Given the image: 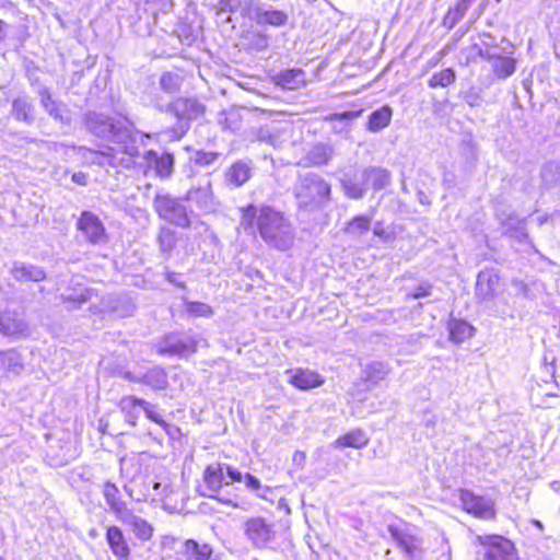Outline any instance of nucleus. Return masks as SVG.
Instances as JSON below:
<instances>
[{
	"instance_id": "63",
	"label": "nucleus",
	"mask_w": 560,
	"mask_h": 560,
	"mask_svg": "<svg viewBox=\"0 0 560 560\" xmlns=\"http://www.w3.org/2000/svg\"><path fill=\"white\" fill-rule=\"evenodd\" d=\"M373 233L378 237H383L385 235V229L383 228L382 223H376L374 225Z\"/></svg>"
},
{
	"instance_id": "58",
	"label": "nucleus",
	"mask_w": 560,
	"mask_h": 560,
	"mask_svg": "<svg viewBox=\"0 0 560 560\" xmlns=\"http://www.w3.org/2000/svg\"><path fill=\"white\" fill-rule=\"evenodd\" d=\"M166 280L176 287L183 288L184 282L179 280V275L176 272L168 271L166 272Z\"/></svg>"
},
{
	"instance_id": "7",
	"label": "nucleus",
	"mask_w": 560,
	"mask_h": 560,
	"mask_svg": "<svg viewBox=\"0 0 560 560\" xmlns=\"http://www.w3.org/2000/svg\"><path fill=\"white\" fill-rule=\"evenodd\" d=\"M245 538L256 549H267L276 540L275 525L261 516H253L243 523Z\"/></svg>"
},
{
	"instance_id": "35",
	"label": "nucleus",
	"mask_w": 560,
	"mask_h": 560,
	"mask_svg": "<svg viewBox=\"0 0 560 560\" xmlns=\"http://www.w3.org/2000/svg\"><path fill=\"white\" fill-rule=\"evenodd\" d=\"M12 114L18 120L26 124H32L35 120L34 106L25 95L19 96L13 101Z\"/></svg>"
},
{
	"instance_id": "29",
	"label": "nucleus",
	"mask_w": 560,
	"mask_h": 560,
	"mask_svg": "<svg viewBox=\"0 0 560 560\" xmlns=\"http://www.w3.org/2000/svg\"><path fill=\"white\" fill-rule=\"evenodd\" d=\"M252 176V166L248 162L237 161L226 172V180L234 187L244 185Z\"/></svg>"
},
{
	"instance_id": "25",
	"label": "nucleus",
	"mask_w": 560,
	"mask_h": 560,
	"mask_svg": "<svg viewBox=\"0 0 560 560\" xmlns=\"http://www.w3.org/2000/svg\"><path fill=\"white\" fill-rule=\"evenodd\" d=\"M23 369V359L16 350L0 351V376L19 375Z\"/></svg>"
},
{
	"instance_id": "24",
	"label": "nucleus",
	"mask_w": 560,
	"mask_h": 560,
	"mask_svg": "<svg viewBox=\"0 0 560 560\" xmlns=\"http://www.w3.org/2000/svg\"><path fill=\"white\" fill-rule=\"evenodd\" d=\"M144 399L138 398L136 396H124L118 407L122 412L126 422L135 427L137 421L143 411Z\"/></svg>"
},
{
	"instance_id": "15",
	"label": "nucleus",
	"mask_w": 560,
	"mask_h": 560,
	"mask_svg": "<svg viewBox=\"0 0 560 560\" xmlns=\"http://www.w3.org/2000/svg\"><path fill=\"white\" fill-rule=\"evenodd\" d=\"M340 183L345 195L350 199H362L366 194L368 182L364 176V168L348 170L343 173Z\"/></svg>"
},
{
	"instance_id": "44",
	"label": "nucleus",
	"mask_w": 560,
	"mask_h": 560,
	"mask_svg": "<svg viewBox=\"0 0 560 560\" xmlns=\"http://www.w3.org/2000/svg\"><path fill=\"white\" fill-rule=\"evenodd\" d=\"M456 80L455 71L452 68H446L440 72H435L429 80L428 84L431 89L447 88Z\"/></svg>"
},
{
	"instance_id": "21",
	"label": "nucleus",
	"mask_w": 560,
	"mask_h": 560,
	"mask_svg": "<svg viewBox=\"0 0 560 560\" xmlns=\"http://www.w3.org/2000/svg\"><path fill=\"white\" fill-rule=\"evenodd\" d=\"M118 521L128 526L141 541H148L153 536V526L141 516L136 515L132 510L126 512Z\"/></svg>"
},
{
	"instance_id": "56",
	"label": "nucleus",
	"mask_w": 560,
	"mask_h": 560,
	"mask_svg": "<svg viewBox=\"0 0 560 560\" xmlns=\"http://www.w3.org/2000/svg\"><path fill=\"white\" fill-rule=\"evenodd\" d=\"M431 294V285L429 283L419 284L412 293L408 294L412 299H421Z\"/></svg>"
},
{
	"instance_id": "48",
	"label": "nucleus",
	"mask_w": 560,
	"mask_h": 560,
	"mask_svg": "<svg viewBox=\"0 0 560 560\" xmlns=\"http://www.w3.org/2000/svg\"><path fill=\"white\" fill-rule=\"evenodd\" d=\"M243 482L245 483L247 490L255 493L259 498L265 499L267 492H269V487L262 486L260 480L249 472L244 475Z\"/></svg>"
},
{
	"instance_id": "59",
	"label": "nucleus",
	"mask_w": 560,
	"mask_h": 560,
	"mask_svg": "<svg viewBox=\"0 0 560 560\" xmlns=\"http://www.w3.org/2000/svg\"><path fill=\"white\" fill-rule=\"evenodd\" d=\"M72 180L79 185H86L88 184V175L82 173V172H79V173H74L72 175Z\"/></svg>"
},
{
	"instance_id": "2",
	"label": "nucleus",
	"mask_w": 560,
	"mask_h": 560,
	"mask_svg": "<svg viewBox=\"0 0 560 560\" xmlns=\"http://www.w3.org/2000/svg\"><path fill=\"white\" fill-rule=\"evenodd\" d=\"M241 212L240 225L248 234L258 233L268 246L278 250L292 246L294 229L283 212L268 205H248Z\"/></svg>"
},
{
	"instance_id": "11",
	"label": "nucleus",
	"mask_w": 560,
	"mask_h": 560,
	"mask_svg": "<svg viewBox=\"0 0 560 560\" xmlns=\"http://www.w3.org/2000/svg\"><path fill=\"white\" fill-rule=\"evenodd\" d=\"M197 350L196 339L184 332L170 334L159 345V353L188 357Z\"/></svg>"
},
{
	"instance_id": "10",
	"label": "nucleus",
	"mask_w": 560,
	"mask_h": 560,
	"mask_svg": "<svg viewBox=\"0 0 560 560\" xmlns=\"http://www.w3.org/2000/svg\"><path fill=\"white\" fill-rule=\"evenodd\" d=\"M77 229L82 233L85 241L92 245H103L107 243L108 235L102 220L92 211H82L78 221Z\"/></svg>"
},
{
	"instance_id": "55",
	"label": "nucleus",
	"mask_w": 560,
	"mask_h": 560,
	"mask_svg": "<svg viewBox=\"0 0 560 560\" xmlns=\"http://www.w3.org/2000/svg\"><path fill=\"white\" fill-rule=\"evenodd\" d=\"M359 112H343V113H337L331 114L327 119L329 121H340V122H348L354 119L359 116Z\"/></svg>"
},
{
	"instance_id": "64",
	"label": "nucleus",
	"mask_w": 560,
	"mask_h": 560,
	"mask_svg": "<svg viewBox=\"0 0 560 560\" xmlns=\"http://www.w3.org/2000/svg\"><path fill=\"white\" fill-rule=\"evenodd\" d=\"M124 490L130 495L132 497V490L130 489V487L128 485H125L124 486Z\"/></svg>"
},
{
	"instance_id": "16",
	"label": "nucleus",
	"mask_w": 560,
	"mask_h": 560,
	"mask_svg": "<svg viewBox=\"0 0 560 560\" xmlns=\"http://www.w3.org/2000/svg\"><path fill=\"white\" fill-rule=\"evenodd\" d=\"M186 200L190 201L197 209L206 213L214 211L217 207L211 183L208 178L203 179L197 187H191L186 192Z\"/></svg>"
},
{
	"instance_id": "22",
	"label": "nucleus",
	"mask_w": 560,
	"mask_h": 560,
	"mask_svg": "<svg viewBox=\"0 0 560 560\" xmlns=\"http://www.w3.org/2000/svg\"><path fill=\"white\" fill-rule=\"evenodd\" d=\"M335 150L329 142H316L311 145L304 156L307 166L327 165L334 158Z\"/></svg>"
},
{
	"instance_id": "57",
	"label": "nucleus",
	"mask_w": 560,
	"mask_h": 560,
	"mask_svg": "<svg viewBox=\"0 0 560 560\" xmlns=\"http://www.w3.org/2000/svg\"><path fill=\"white\" fill-rule=\"evenodd\" d=\"M224 474H226L228 478L232 482H241L244 479V475L229 464H225Z\"/></svg>"
},
{
	"instance_id": "31",
	"label": "nucleus",
	"mask_w": 560,
	"mask_h": 560,
	"mask_svg": "<svg viewBox=\"0 0 560 560\" xmlns=\"http://www.w3.org/2000/svg\"><path fill=\"white\" fill-rule=\"evenodd\" d=\"M471 3L472 0H458L454 5L448 8L443 18L442 25L452 30L465 16Z\"/></svg>"
},
{
	"instance_id": "49",
	"label": "nucleus",
	"mask_w": 560,
	"mask_h": 560,
	"mask_svg": "<svg viewBox=\"0 0 560 560\" xmlns=\"http://www.w3.org/2000/svg\"><path fill=\"white\" fill-rule=\"evenodd\" d=\"M180 77L173 72H165L160 79L161 89L167 93H174L180 88Z\"/></svg>"
},
{
	"instance_id": "30",
	"label": "nucleus",
	"mask_w": 560,
	"mask_h": 560,
	"mask_svg": "<svg viewBox=\"0 0 560 560\" xmlns=\"http://www.w3.org/2000/svg\"><path fill=\"white\" fill-rule=\"evenodd\" d=\"M276 83L287 90H298L305 83V73L301 69H288L276 77Z\"/></svg>"
},
{
	"instance_id": "54",
	"label": "nucleus",
	"mask_w": 560,
	"mask_h": 560,
	"mask_svg": "<svg viewBox=\"0 0 560 560\" xmlns=\"http://www.w3.org/2000/svg\"><path fill=\"white\" fill-rule=\"evenodd\" d=\"M92 294H93L92 289L84 288V289H81L80 292L69 295L67 298V300L72 301V302L77 303L79 306H81L83 303L91 300Z\"/></svg>"
},
{
	"instance_id": "17",
	"label": "nucleus",
	"mask_w": 560,
	"mask_h": 560,
	"mask_svg": "<svg viewBox=\"0 0 560 560\" xmlns=\"http://www.w3.org/2000/svg\"><path fill=\"white\" fill-rule=\"evenodd\" d=\"M250 20L255 21L258 25L281 27L288 24L289 14L283 10L273 9L272 7L266 8L257 2Z\"/></svg>"
},
{
	"instance_id": "3",
	"label": "nucleus",
	"mask_w": 560,
	"mask_h": 560,
	"mask_svg": "<svg viewBox=\"0 0 560 560\" xmlns=\"http://www.w3.org/2000/svg\"><path fill=\"white\" fill-rule=\"evenodd\" d=\"M170 112L177 118V122L163 131L168 140L182 139L190 127V121L205 113V106L196 98H177L168 106Z\"/></svg>"
},
{
	"instance_id": "5",
	"label": "nucleus",
	"mask_w": 560,
	"mask_h": 560,
	"mask_svg": "<svg viewBox=\"0 0 560 560\" xmlns=\"http://www.w3.org/2000/svg\"><path fill=\"white\" fill-rule=\"evenodd\" d=\"M387 530L404 552L408 560H422L424 557L423 540L419 535V529L404 521L390 523Z\"/></svg>"
},
{
	"instance_id": "36",
	"label": "nucleus",
	"mask_w": 560,
	"mask_h": 560,
	"mask_svg": "<svg viewBox=\"0 0 560 560\" xmlns=\"http://www.w3.org/2000/svg\"><path fill=\"white\" fill-rule=\"evenodd\" d=\"M257 2L255 0H220L222 11L240 13L243 18L250 19Z\"/></svg>"
},
{
	"instance_id": "37",
	"label": "nucleus",
	"mask_w": 560,
	"mask_h": 560,
	"mask_svg": "<svg viewBox=\"0 0 560 560\" xmlns=\"http://www.w3.org/2000/svg\"><path fill=\"white\" fill-rule=\"evenodd\" d=\"M392 108L387 105L372 112L369 116L368 129L377 132L387 127L392 119Z\"/></svg>"
},
{
	"instance_id": "53",
	"label": "nucleus",
	"mask_w": 560,
	"mask_h": 560,
	"mask_svg": "<svg viewBox=\"0 0 560 560\" xmlns=\"http://www.w3.org/2000/svg\"><path fill=\"white\" fill-rule=\"evenodd\" d=\"M217 158L218 154L214 152L197 151L192 160L196 164L206 166L212 164Z\"/></svg>"
},
{
	"instance_id": "27",
	"label": "nucleus",
	"mask_w": 560,
	"mask_h": 560,
	"mask_svg": "<svg viewBox=\"0 0 560 560\" xmlns=\"http://www.w3.org/2000/svg\"><path fill=\"white\" fill-rule=\"evenodd\" d=\"M486 58L490 62L493 73L499 79H506L515 72L516 61L512 57L487 52Z\"/></svg>"
},
{
	"instance_id": "34",
	"label": "nucleus",
	"mask_w": 560,
	"mask_h": 560,
	"mask_svg": "<svg viewBox=\"0 0 560 560\" xmlns=\"http://www.w3.org/2000/svg\"><path fill=\"white\" fill-rule=\"evenodd\" d=\"M474 327L465 320L452 318L448 322L450 340L462 343L474 335Z\"/></svg>"
},
{
	"instance_id": "23",
	"label": "nucleus",
	"mask_w": 560,
	"mask_h": 560,
	"mask_svg": "<svg viewBox=\"0 0 560 560\" xmlns=\"http://www.w3.org/2000/svg\"><path fill=\"white\" fill-rule=\"evenodd\" d=\"M106 540L115 557L121 560L128 559L130 548L125 539L122 530L118 526H109L107 528Z\"/></svg>"
},
{
	"instance_id": "40",
	"label": "nucleus",
	"mask_w": 560,
	"mask_h": 560,
	"mask_svg": "<svg viewBox=\"0 0 560 560\" xmlns=\"http://www.w3.org/2000/svg\"><path fill=\"white\" fill-rule=\"evenodd\" d=\"M364 176L368 184L371 183L375 190H381L390 183L389 172L382 167H366L364 168Z\"/></svg>"
},
{
	"instance_id": "12",
	"label": "nucleus",
	"mask_w": 560,
	"mask_h": 560,
	"mask_svg": "<svg viewBox=\"0 0 560 560\" xmlns=\"http://www.w3.org/2000/svg\"><path fill=\"white\" fill-rule=\"evenodd\" d=\"M225 463H211L202 474V483L199 486V493L206 498H218L223 485L230 481L224 480Z\"/></svg>"
},
{
	"instance_id": "28",
	"label": "nucleus",
	"mask_w": 560,
	"mask_h": 560,
	"mask_svg": "<svg viewBox=\"0 0 560 560\" xmlns=\"http://www.w3.org/2000/svg\"><path fill=\"white\" fill-rule=\"evenodd\" d=\"M11 275L18 281H42L45 279V271L33 265H27L24 262H14Z\"/></svg>"
},
{
	"instance_id": "8",
	"label": "nucleus",
	"mask_w": 560,
	"mask_h": 560,
	"mask_svg": "<svg viewBox=\"0 0 560 560\" xmlns=\"http://www.w3.org/2000/svg\"><path fill=\"white\" fill-rule=\"evenodd\" d=\"M140 155L137 158L139 159ZM175 159L170 152H156L154 150H147L142 155V161L136 160V165L132 168H138L148 175L153 172L155 177L160 179H168L174 172Z\"/></svg>"
},
{
	"instance_id": "26",
	"label": "nucleus",
	"mask_w": 560,
	"mask_h": 560,
	"mask_svg": "<svg viewBox=\"0 0 560 560\" xmlns=\"http://www.w3.org/2000/svg\"><path fill=\"white\" fill-rule=\"evenodd\" d=\"M103 495L106 504L109 508V511L116 516L117 520L130 510L120 499L119 490L114 483L106 482L104 485Z\"/></svg>"
},
{
	"instance_id": "14",
	"label": "nucleus",
	"mask_w": 560,
	"mask_h": 560,
	"mask_svg": "<svg viewBox=\"0 0 560 560\" xmlns=\"http://www.w3.org/2000/svg\"><path fill=\"white\" fill-rule=\"evenodd\" d=\"M126 377L131 382L144 384L154 390L164 389L168 384L165 370L158 365L128 372Z\"/></svg>"
},
{
	"instance_id": "60",
	"label": "nucleus",
	"mask_w": 560,
	"mask_h": 560,
	"mask_svg": "<svg viewBox=\"0 0 560 560\" xmlns=\"http://www.w3.org/2000/svg\"><path fill=\"white\" fill-rule=\"evenodd\" d=\"M305 459H306V455L304 452H301V451H296L293 455V462L296 464V465H300V466H303L304 463H305Z\"/></svg>"
},
{
	"instance_id": "46",
	"label": "nucleus",
	"mask_w": 560,
	"mask_h": 560,
	"mask_svg": "<svg viewBox=\"0 0 560 560\" xmlns=\"http://www.w3.org/2000/svg\"><path fill=\"white\" fill-rule=\"evenodd\" d=\"M246 46L252 51H264L269 46V37L260 32H250L245 35Z\"/></svg>"
},
{
	"instance_id": "19",
	"label": "nucleus",
	"mask_w": 560,
	"mask_h": 560,
	"mask_svg": "<svg viewBox=\"0 0 560 560\" xmlns=\"http://www.w3.org/2000/svg\"><path fill=\"white\" fill-rule=\"evenodd\" d=\"M499 275L493 269L481 270L477 276L476 296L481 301L492 299L499 285Z\"/></svg>"
},
{
	"instance_id": "45",
	"label": "nucleus",
	"mask_w": 560,
	"mask_h": 560,
	"mask_svg": "<svg viewBox=\"0 0 560 560\" xmlns=\"http://www.w3.org/2000/svg\"><path fill=\"white\" fill-rule=\"evenodd\" d=\"M371 228V218L366 215L354 217L347 225L346 232L354 237L362 236Z\"/></svg>"
},
{
	"instance_id": "38",
	"label": "nucleus",
	"mask_w": 560,
	"mask_h": 560,
	"mask_svg": "<svg viewBox=\"0 0 560 560\" xmlns=\"http://www.w3.org/2000/svg\"><path fill=\"white\" fill-rule=\"evenodd\" d=\"M120 474L128 481H133L141 474L140 456L131 454L120 458Z\"/></svg>"
},
{
	"instance_id": "9",
	"label": "nucleus",
	"mask_w": 560,
	"mask_h": 560,
	"mask_svg": "<svg viewBox=\"0 0 560 560\" xmlns=\"http://www.w3.org/2000/svg\"><path fill=\"white\" fill-rule=\"evenodd\" d=\"M477 540L487 548L485 560H517L513 542L502 536L480 535Z\"/></svg>"
},
{
	"instance_id": "6",
	"label": "nucleus",
	"mask_w": 560,
	"mask_h": 560,
	"mask_svg": "<svg viewBox=\"0 0 560 560\" xmlns=\"http://www.w3.org/2000/svg\"><path fill=\"white\" fill-rule=\"evenodd\" d=\"M153 208L158 215L178 228H188L190 225V214L185 201L170 194H156L153 199Z\"/></svg>"
},
{
	"instance_id": "41",
	"label": "nucleus",
	"mask_w": 560,
	"mask_h": 560,
	"mask_svg": "<svg viewBox=\"0 0 560 560\" xmlns=\"http://www.w3.org/2000/svg\"><path fill=\"white\" fill-rule=\"evenodd\" d=\"M390 372V368L383 362L375 361L365 366L363 374L365 380L372 384L383 381Z\"/></svg>"
},
{
	"instance_id": "50",
	"label": "nucleus",
	"mask_w": 560,
	"mask_h": 560,
	"mask_svg": "<svg viewBox=\"0 0 560 560\" xmlns=\"http://www.w3.org/2000/svg\"><path fill=\"white\" fill-rule=\"evenodd\" d=\"M161 250L164 253L171 252L176 244L175 233L167 228H162L158 237Z\"/></svg>"
},
{
	"instance_id": "20",
	"label": "nucleus",
	"mask_w": 560,
	"mask_h": 560,
	"mask_svg": "<svg viewBox=\"0 0 560 560\" xmlns=\"http://www.w3.org/2000/svg\"><path fill=\"white\" fill-rule=\"evenodd\" d=\"M0 334L15 338L24 337L28 334V325L16 313L0 311Z\"/></svg>"
},
{
	"instance_id": "43",
	"label": "nucleus",
	"mask_w": 560,
	"mask_h": 560,
	"mask_svg": "<svg viewBox=\"0 0 560 560\" xmlns=\"http://www.w3.org/2000/svg\"><path fill=\"white\" fill-rule=\"evenodd\" d=\"M185 551L195 560H209L212 555L210 545L199 544L194 539L186 540Z\"/></svg>"
},
{
	"instance_id": "18",
	"label": "nucleus",
	"mask_w": 560,
	"mask_h": 560,
	"mask_svg": "<svg viewBox=\"0 0 560 560\" xmlns=\"http://www.w3.org/2000/svg\"><path fill=\"white\" fill-rule=\"evenodd\" d=\"M288 382L301 390H310L324 384L320 374L308 369L287 370Z\"/></svg>"
},
{
	"instance_id": "39",
	"label": "nucleus",
	"mask_w": 560,
	"mask_h": 560,
	"mask_svg": "<svg viewBox=\"0 0 560 560\" xmlns=\"http://www.w3.org/2000/svg\"><path fill=\"white\" fill-rule=\"evenodd\" d=\"M259 139L273 148H280L287 141V132L278 126H266L260 128Z\"/></svg>"
},
{
	"instance_id": "32",
	"label": "nucleus",
	"mask_w": 560,
	"mask_h": 560,
	"mask_svg": "<svg viewBox=\"0 0 560 560\" xmlns=\"http://www.w3.org/2000/svg\"><path fill=\"white\" fill-rule=\"evenodd\" d=\"M40 96V103L42 106L45 108V110L48 113L49 116H51L56 120L65 121L68 120V118L65 116L66 113V106L56 101L52 100L50 93L48 90L43 89L39 91Z\"/></svg>"
},
{
	"instance_id": "47",
	"label": "nucleus",
	"mask_w": 560,
	"mask_h": 560,
	"mask_svg": "<svg viewBox=\"0 0 560 560\" xmlns=\"http://www.w3.org/2000/svg\"><path fill=\"white\" fill-rule=\"evenodd\" d=\"M143 412L145 413L147 418L151 421L159 424L161 428H163L167 434H172V430L175 429L171 424H168L161 416V413L158 411L156 405H153L147 400H144L143 405Z\"/></svg>"
},
{
	"instance_id": "4",
	"label": "nucleus",
	"mask_w": 560,
	"mask_h": 560,
	"mask_svg": "<svg viewBox=\"0 0 560 560\" xmlns=\"http://www.w3.org/2000/svg\"><path fill=\"white\" fill-rule=\"evenodd\" d=\"M330 185L317 174H307L295 187V197L300 207L317 208L329 201Z\"/></svg>"
},
{
	"instance_id": "51",
	"label": "nucleus",
	"mask_w": 560,
	"mask_h": 560,
	"mask_svg": "<svg viewBox=\"0 0 560 560\" xmlns=\"http://www.w3.org/2000/svg\"><path fill=\"white\" fill-rule=\"evenodd\" d=\"M186 312L198 317H210L213 311L210 305L202 302H185Z\"/></svg>"
},
{
	"instance_id": "13",
	"label": "nucleus",
	"mask_w": 560,
	"mask_h": 560,
	"mask_svg": "<svg viewBox=\"0 0 560 560\" xmlns=\"http://www.w3.org/2000/svg\"><path fill=\"white\" fill-rule=\"evenodd\" d=\"M460 502L464 510L476 517L490 520L495 515L494 502L490 498L477 495L469 490H463L460 492Z\"/></svg>"
},
{
	"instance_id": "52",
	"label": "nucleus",
	"mask_w": 560,
	"mask_h": 560,
	"mask_svg": "<svg viewBox=\"0 0 560 560\" xmlns=\"http://www.w3.org/2000/svg\"><path fill=\"white\" fill-rule=\"evenodd\" d=\"M171 487L172 485L168 476L163 475L156 477V480L153 481L154 495L167 497L172 492Z\"/></svg>"
},
{
	"instance_id": "42",
	"label": "nucleus",
	"mask_w": 560,
	"mask_h": 560,
	"mask_svg": "<svg viewBox=\"0 0 560 560\" xmlns=\"http://www.w3.org/2000/svg\"><path fill=\"white\" fill-rule=\"evenodd\" d=\"M502 224L505 229V233L511 237H514L518 241H524L527 238L524 220H520L516 217L510 215L506 218V220L502 221Z\"/></svg>"
},
{
	"instance_id": "1",
	"label": "nucleus",
	"mask_w": 560,
	"mask_h": 560,
	"mask_svg": "<svg viewBox=\"0 0 560 560\" xmlns=\"http://www.w3.org/2000/svg\"><path fill=\"white\" fill-rule=\"evenodd\" d=\"M85 125L93 135L114 144L103 151L86 150L93 155L94 163L119 170H131L136 165V158L139 156L138 138L128 120L91 112L85 115Z\"/></svg>"
},
{
	"instance_id": "61",
	"label": "nucleus",
	"mask_w": 560,
	"mask_h": 560,
	"mask_svg": "<svg viewBox=\"0 0 560 560\" xmlns=\"http://www.w3.org/2000/svg\"><path fill=\"white\" fill-rule=\"evenodd\" d=\"M215 500H218L219 502L225 504V505H230V506H233V508H237L238 504L235 503L231 498H226V497H220L218 494V498H214Z\"/></svg>"
},
{
	"instance_id": "33",
	"label": "nucleus",
	"mask_w": 560,
	"mask_h": 560,
	"mask_svg": "<svg viewBox=\"0 0 560 560\" xmlns=\"http://www.w3.org/2000/svg\"><path fill=\"white\" fill-rule=\"evenodd\" d=\"M369 443V438L365 432L357 429L346 433L345 435L339 436L334 442V447H352V448H362L366 446Z\"/></svg>"
},
{
	"instance_id": "62",
	"label": "nucleus",
	"mask_w": 560,
	"mask_h": 560,
	"mask_svg": "<svg viewBox=\"0 0 560 560\" xmlns=\"http://www.w3.org/2000/svg\"><path fill=\"white\" fill-rule=\"evenodd\" d=\"M8 24L3 20H0V42L4 40L8 34Z\"/></svg>"
}]
</instances>
